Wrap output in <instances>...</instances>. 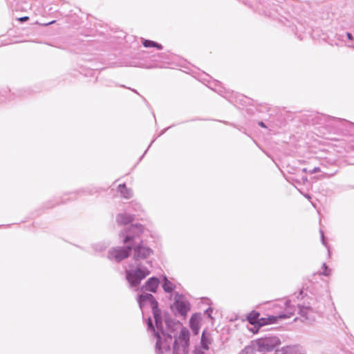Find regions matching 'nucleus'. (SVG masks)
<instances>
[{
	"label": "nucleus",
	"instance_id": "obj_1",
	"mask_svg": "<svg viewBox=\"0 0 354 354\" xmlns=\"http://www.w3.org/2000/svg\"><path fill=\"white\" fill-rule=\"evenodd\" d=\"M149 274L150 271L147 268H137L135 270L126 271L127 279L132 286L138 285L141 280L145 279Z\"/></svg>",
	"mask_w": 354,
	"mask_h": 354
},
{
	"label": "nucleus",
	"instance_id": "obj_2",
	"mask_svg": "<svg viewBox=\"0 0 354 354\" xmlns=\"http://www.w3.org/2000/svg\"><path fill=\"white\" fill-rule=\"evenodd\" d=\"M144 228L142 225H131L124 239V243L132 241L135 238L140 236L142 234Z\"/></svg>",
	"mask_w": 354,
	"mask_h": 354
},
{
	"label": "nucleus",
	"instance_id": "obj_3",
	"mask_svg": "<svg viewBox=\"0 0 354 354\" xmlns=\"http://www.w3.org/2000/svg\"><path fill=\"white\" fill-rule=\"evenodd\" d=\"M131 250V246H128L127 248L113 249L109 252V257L111 259H114L118 261H120L129 257V251Z\"/></svg>",
	"mask_w": 354,
	"mask_h": 354
},
{
	"label": "nucleus",
	"instance_id": "obj_4",
	"mask_svg": "<svg viewBox=\"0 0 354 354\" xmlns=\"http://www.w3.org/2000/svg\"><path fill=\"white\" fill-rule=\"evenodd\" d=\"M152 254V250L148 247L138 245L134 248L133 258L136 260L146 259Z\"/></svg>",
	"mask_w": 354,
	"mask_h": 354
},
{
	"label": "nucleus",
	"instance_id": "obj_5",
	"mask_svg": "<svg viewBox=\"0 0 354 354\" xmlns=\"http://www.w3.org/2000/svg\"><path fill=\"white\" fill-rule=\"evenodd\" d=\"M290 316L286 314H281L279 316L268 315L259 319V326L262 327L266 325L274 324L277 323L278 320L288 318Z\"/></svg>",
	"mask_w": 354,
	"mask_h": 354
},
{
	"label": "nucleus",
	"instance_id": "obj_6",
	"mask_svg": "<svg viewBox=\"0 0 354 354\" xmlns=\"http://www.w3.org/2000/svg\"><path fill=\"white\" fill-rule=\"evenodd\" d=\"M189 331L185 328H183L180 333L178 339L175 340V342H174V352H177V351H178L177 346H178V341H180L183 344V346L185 347L187 346V344L189 342Z\"/></svg>",
	"mask_w": 354,
	"mask_h": 354
},
{
	"label": "nucleus",
	"instance_id": "obj_7",
	"mask_svg": "<svg viewBox=\"0 0 354 354\" xmlns=\"http://www.w3.org/2000/svg\"><path fill=\"white\" fill-rule=\"evenodd\" d=\"M145 301H150L151 302V306L153 309V313L155 318H156V310L158 309V302L155 301L154 297L151 294H146L143 295H140L139 297L138 301L140 303V306H142V304L145 302Z\"/></svg>",
	"mask_w": 354,
	"mask_h": 354
},
{
	"label": "nucleus",
	"instance_id": "obj_8",
	"mask_svg": "<svg viewBox=\"0 0 354 354\" xmlns=\"http://www.w3.org/2000/svg\"><path fill=\"white\" fill-rule=\"evenodd\" d=\"M260 313L257 311L252 310L250 312L248 316H247V320L248 322L252 325H254L255 327L257 326V328L254 333H257L260 328L259 326V318Z\"/></svg>",
	"mask_w": 354,
	"mask_h": 354
},
{
	"label": "nucleus",
	"instance_id": "obj_9",
	"mask_svg": "<svg viewBox=\"0 0 354 354\" xmlns=\"http://www.w3.org/2000/svg\"><path fill=\"white\" fill-rule=\"evenodd\" d=\"M174 306L182 315H185L189 310V306L187 302L183 300H176L175 303L174 304Z\"/></svg>",
	"mask_w": 354,
	"mask_h": 354
},
{
	"label": "nucleus",
	"instance_id": "obj_10",
	"mask_svg": "<svg viewBox=\"0 0 354 354\" xmlns=\"http://www.w3.org/2000/svg\"><path fill=\"white\" fill-rule=\"evenodd\" d=\"M159 285V280L156 277L149 278L145 283L147 290L156 292Z\"/></svg>",
	"mask_w": 354,
	"mask_h": 354
},
{
	"label": "nucleus",
	"instance_id": "obj_11",
	"mask_svg": "<svg viewBox=\"0 0 354 354\" xmlns=\"http://www.w3.org/2000/svg\"><path fill=\"white\" fill-rule=\"evenodd\" d=\"M157 354L167 353L170 351V346L166 341L158 340L156 346Z\"/></svg>",
	"mask_w": 354,
	"mask_h": 354
},
{
	"label": "nucleus",
	"instance_id": "obj_12",
	"mask_svg": "<svg viewBox=\"0 0 354 354\" xmlns=\"http://www.w3.org/2000/svg\"><path fill=\"white\" fill-rule=\"evenodd\" d=\"M118 192L124 198H130L133 196V192L127 187L125 184L119 185Z\"/></svg>",
	"mask_w": 354,
	"mask_h": 354
},
{
	"label": "nucleus",
	"instance_id": "obj_13",
	"mask_svg": "<svg viewBox=\"0 0 354 354\" xmlns=\"http://www.w3.org/2000/svg\"><path fill=\"white\" fill-rule=\"evenodd\" d=\"M133 221V217L131 215L120 214L118 216V221L123 225L128 224Z\"/></svg>",
	"mask_w": 354,
	"mask_h": 354
},
{
	"label": "nucleus",
	"instance_id": "obj_14",
	"mask_svg": "<svg viewBox=\"0 0 354 354\" xmlns=\"http://www.w3.org/2000/svg\"><path fill=\"white\" fill-rule=\"evenodd\" d=\"M162 288L165 292H171L174 290L175 286L173 283L169 281L167 277H165Z\"/></svg>",
	"mask_w": 354,
	"mask_h": 354
},
{
	"label": "nucleus",
	"instance_id": "obj_15",
	"mask_svg": "<svg viewBox=\"0 0 354 354\" xmlns=\"http://www.w3.org/2000/svg\"><path fill=\"white\" fill-rule=\"evenodd\" d=\"M142 44L146 48L155 47V48H158L159 50L162 48V46L161 44H159L156 43V42H154L153 41H151V40L145 39L142 41Z\"/></svg>",
	"mask_w": 354,
	"mask_h": 354
},
{
	"label": "nucleus",
	"instance_id": "obj_16",
	"mask_svg": "<svg viewBox=\"0 0 354 354\" xmlns=\"http://www.w3.org/2000/svg\"><path fill=\"white\" fill-rule=\"evenodd\" d=\"M322 270L319 271L320 274H324L325 276H328L330 273V270L326 266L325 263H323L322 266Z\"/></svg>",
	"mask_w": 354,
	"mask_h": 354
},
{
	"label": "nucleus",
	"instance_id": "obj_17",
	"mask_svg": "<svg viewBox=\"0 0 354 354\" xmlns=\"http://www.w3.org/2000/svg\"><path fill=\"white\" fill-rule=\"evenodd\" d=\"M28 19H29V17H20V18H19V19H18V20H19V21L23 22V21H28Z\"/></svg>",
	"mask_w": 354,
	"mask_h": 354
},
{
	"label": "nucleus",
	"instance_id": "obj_18",
	"mask_svg": "<svg viewBox=\"0 0 354 354\" xmlns=\"http://www.w3.org/2000/svg\"><path fill=\"white\" fill-rule=\"evenodd\" d=\"M346 35H347V37L348 38V39H350V40L353 39V36L350 32H348Z\"/></svg>",
	"mask_w": 354,
	"mask_h": 354
},
{
	"label": "nucleus",
	"instance_id": "obj_19",
	"mask_svg": "<svg viewBox=\"0 0 354 354\" xmlns=\"http://www.w3.org/2000/svg\"><path fill=\"white\" fill-rule=\"evenodd\" d=\"M55 21H52L50 22H48V23H46V24H44V26H48V25H50V24H54Z\"/></svg>",
	"mask_w": 354,
	"mask_h": 354
},
{
	"label": "nucleus",
	"instance_id": "obj_20",
	"mask_svg": "<svg viewBox=\"0 0 354 354\" xmlns=\"http://www.w3.org/2000/svg\"><path fill=\"white\" fill-rule=\"evenodd\" d=\"M259 125H260L261 127H263V128H266V125L264 124V123H263V122H259Z\"/></svg>",
	"mask_w": 354,
	"mask_h": 354
},
{
	"label": "nucleus",
	"instance_id": "obj_21",
	"mask_svg": "<svg viewBox=\"0 0 354 354\" xmlns=\"http://www.w3.org/2000/svg\"><path fill=\"white\" fill-rule=\"evenodd\" d=\"M195 354H204V353L201 351H196Z\"/></svg>",
	"mask_w": 354,
	"mask_h": 354
},
{
	"label": "nucleus",
	"instance_id": "obj_22",
	"mask_svg": "<svg viewBox=\"0 0 354 354\" xmlns=\"http://www.w3.org/2000/svg\"><path fill=\"white\" fill-rule=\"evenodd\" d=\"M149 326H151V325H152V323H151V321L150 319H149Z\"/></svg>",
	"mask_w": 354,
	"mask_h": 354
},
{
	"label": "nucleus",
	"instance_id": "obj_23",
	"mask_svg": "<svg viewBox=\"0 0 354 354\" xmlns=\"http://www.w3.org/2000/svg\"><path fill=\"white\" fill-rule=\"evenodd\" d=\"M261 343H262V344L263 345V344H264V342H265V340L261 341Z\"/></svg>",
	"mask_w": 354,
	"mask_h": 354
}]
</instances>
